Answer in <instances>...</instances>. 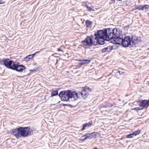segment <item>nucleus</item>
<instances>
[{
    "mask_svg": "<svg viewBox=\"0 0 149 149\" xmlns=\"http://www.w3.org/2000/svg\"><path fill=\"white\" fill-rule=\"evenodd\" d=\"M12 134L17 139L26 137L33 134V131L30 127H19L12 130Z\"/></svg>",
    "mask_w": 149,
    "mask_h": 149,
    "instance_id": "f257e3e1",
    "label": "nucleus"
},
{
    "mask_svg": "<svg viewBox=\"0 0 149 149\" xmlns=\"http://www.w3.org/2000/svg\"><path fill=\"white\" fill-rule=\"evenodd\" d=\"M121 31H120L119 29L115 28L112 29L111 33V36L112 38H110V40L113 39L115 41V43L118 45L122 44L123 38H122L121 35L122 34Z\"/></svg>",
    "mask_w": 149,
    "mask_h": 149,
    "instance_id": "7ed1b4c3",
    "label": "nucleus"
},
{
    "mask_svg": "<svg viewBox=\"0 0 149 149\" xmlns=\"http://www.w3.org/2000/svg\"><path fill=\"white\" fill-rule=\"evenodd\" d=\"M2 146V145H0V148Z\"/></svg>",
    "mask_w": 149,
    "mask_h": 149,
    "instance_id": "c9c22d12",
    "label": "nucleus"
},
{
    "mask_svg": "<svg viewBox=\"0 0 149 149\" xmlns=\"http://www.w3.org/2000/svg\"><path fill=\"white\" fill-rule=\"evenodd\" d=\"M79 64H80V63H79ZM81 66H80H80H79V65H77L76 67V69H77L79 68Z\"/></svg>",
    "mask_w": 149,
    "mask_h": 149,
    "instance_id": "c756f323",
    "label": "nucleus"
},
{
    "mask_svg": "<svg viewBox=\"0 0 149 149\" xmlns=\"http://www.w3.org/2000/svg\"><path fill=\"white\" fill-rule=\"evenodd\" d=\"M112 29L111 28L105 29L104 31L102 30H98L95 34L94 39L100 38H105V40L109 41L110 38H112L111 36V33Z\"/></svg>",
    "mask_w": 149,
    "mask_h": 149,
    "instance_id": "f03ea898",
    "label": "nucleus"
},
{
    "mask_svg": "<svg viewBox=\"0 0 149 149\" xmlns=\"http://www.w3.org/2000/svg\"><path fill=\"white\" fill-rule=\"evenodd\" d=\"M92 22L88 20H86V26L88 27H90L91 25Z\"/></svg>",
    "mask_w": 149,
    "mask_h": 149,
    "instance_id": "6ab92c4d",
    "label": "nucleus"
},
{
    "mask_svg": "<svg viewBox=\"0 0 149 149\" xmlns=\"http://www.w3.org/2000/svg\"><path fill=\"white\" fill-rule=\"evenodd\" d=\"M86 6L89 11H94V10L91 7L89 6L88 5H86Z\"/></svg>",
    "mask_w": 149,
    "mask_h": 149,
    "instance_id": "b1692460",
    "label": "nucleus"
},
{
    "mask_svg": "<svg viewBox=\"0 0 149 149\" xmlns=\"http://www.w3.org/2000/svg\"><path fill=\"white\" fill-rule=\"evenodd\" d=\"M94 36L92 35L91 37L87 36L84 40L81 42L82 44L84 46L86 47L91 46L93 45H95L96 44L94 41Z\"/></svg>",
    "mask_w": 149,
    "mask_h": 149,
    "instance_id": "0eeeda50",
    "label": "nucleus"
},
{
    "mask_svg": "<svg viewBox=\"0 0 149 149\" xmlns=\"http://www.w3.org/2000/svg\"><path fill=\"white\" fill-rule=\"evenodd\" d=\"M66 54H67L68 55V54L66 53L65 54L66 55Z\"/></svg>",
    "mask_w": 149,
    "mask_h": 149,
    "instance_id": "e433bc0d",
    "label": "nucleus"
},
{
    "mask_svg": "<svg viewBox=\"0 0 149 149\" xmlns=\"http://www.w3.org/2000/svg\"><path fill=\"white\" fill-rule=\"evenodd\" d=\"M65 105H66V106L67 105V104H65Z\"/></svg>",
    "mask_w": 149,
    "mask_h": 149,
    "instance_id": "4c0bfd02",
    "label": "nucleus"
},
{
    "mask_svg": "<svg viewBox=\"0 0 149 149\" xmlns=\"http://www.w3.org/2000/svg\"><path fill=\"white\" fill-rule=\"evenodd\" d=\"M93 124V123L91 122H89L87 123H86L83 124V127L81 129L82 131H83L86 127H90Z\"/></svg>",
    "mask_w": 149,
    "mask_h": 149,
    "instance_id": "4468645a",
    "label": "nucleus"
},
{
    "mask_svg": "<svg viewBox=\"0 0 149 149\" xmlns=\"http://www.w3.org/2000/svg\"><path fill=\"white\" fill-rule=\"evenodd\" d=\"M149 105V100H141L139 104V105L143 109L145 107L147 108Z\"/></svg>",
    "mask_w": 149,
    "mask_h": 149,
    "instance_id": "1a4fd4ad",
    "label": "nucleus"
},
{
    "mask_svg": "<svg viewBox=\"0 0 149 149\" xmlns=\"http://www.w3.org/2000/svg\"><path fill=\"white\" fill-rule=\"evenodd\" d=\"M78 61H83V62L80 63V66H81L82 65L84 64L89 63L91 61V60H78Z\"/></svg>",
    "mask_w": 149,
    "mask_h": 149,
    "instance_id": "f3484780",
    "label": "nucleus"
},
{
    "mask_svg": "<svg viewBox=\"0 0 149 149\" xmlns=\"http://www.w3.org/2000/svg\"><path fill=\"white\" fill-rule=\"evenodd\" d=\"M58 51H61V49L60 48H59L58 49Z\"/></svg>",
    "mask_w": 149,
    "mask_h": 149,
    "instance_id": "7c9ffc66",
    "label": "nucleus"
},
{
    "mask_svg": "<svg viewBox=\"0 0 149 149\" xmlns=\"http://www.w3.org/2000/svg\"><path fill=\"white\" fill-rule=\"evenodd\" d=\"M134 109L136 110V111H138L139 110H141L142 109V108H141V107H136L134 108Z\"/></svg>",
    "mask_w": 149,
    "mask_h": 149,
    "instance_id": "a878e982",
    "label": "nucleus"
},
{
    "mask_svg": "<svg viewBox=\"0 0 149 149\" xmlns=\"http://www.w3.org/2000/svg\"><path fill=\"white\" fill-rule=\"evenodd\" d=\"M84 88L88 92H90L92 91L91 90V89L88 86L85 87Z\"/></svg>",
    "mask_w": 149,
    "mask_h": 149,
    "instance_id": "412c9836",
    "label": "nucleus"
},
{
    "mask_svg": "<svg viewBox=\"0 0 149 149\" xmlns=\"http://www.w3.org/2000/svg\"><path fill=\"white\" fill-rule=\"evenodd\" d=\"M144 8L145 9H147L149 7V5H146L144 6Z\"/></svg>",
    "mask_w": 149,
    "mask_h": 149,
    "instance_id": "c85d7f7f",
    "label": "nucleus"
},
{
    "mask_svg": "<svg viewBox=\"0 0 149 149\" xmlns=\"http://www.w3.org/2000/svg\"><path fill=\"white\" fill-rule=\"evenodd\" d=\"M148 49H149V48H148Z\"/></svg>",
    "mask_w": 149,
    "mask_h": 149,
    "instance_id": "58836bf2",
    "label": "nucleus"
},
{
    "mask_svg": "<svg viewBox=\"0 0 149 149\" xmlns=\"http://www.w3.org/2000/svg\"><path fill=\"white\" fill-rule=\"evenodd\" d=\"M51 97H53L57 95L58 94V91L57 90H51Z\"/></svg>",
    "mask_w": 149,
    "mask_h": 149,
    "instance_id": "dca6fc26",
    "label": "nucleus"
},
{
    "mask_svg": "<svg viewBox=\"0 0 149 149\" xmlns=\"http://www.w3.org/2000/svg\"><path fill=\"white\" fill-rule=\"evenodd\" d=\"M137 39L133 36L131 38L130 36H127L123 39L122 45L124 47H131L137 43Z\"/></svg>",
    "mask_w": 149,
    "mask_h": 149,
    "instance_id": "20e7f679",
    "label": "nucleus"
},
{
    "mask_svg": "<svg viewBox=\"0 0 149 149\" xmlns=\"http://www.w3.org/2000/svg\"><path fill=\"white\" fill-rule=\"evenodd\" d=\"M118 72L120 74H123L124 73V72L122 71H121H121L119 70Z\"/></svg>",
    "mask_w": 149,
    "mask_h": 149,
    "instance_id": "cd10ccee",
    "label": "nucleus"
},
{
    "mask_svg": "<svg viewBox=\"0 0 149 149\" xmlns=\"http://www.w3.org/2000/svg\"><path fill=\"white\" fill-rule=\"evenodd\" d=\"M26 69L25 67L23 65H20L19 62H15L12 70L18 72H22Z\"/></svg>",
    "mask_w": 149,
    "mask_h": 149,
    "instance_id": "6e6552de",
    "label": "nucleus"
},
{
    "mask_svg": "<svg viewBox=\"0 0 149 149\" xmlns=\"http://www.w3.org/2000/svg\"><path fill=\"white\" fill-rule=\"evenodd\" d=\"M31 56V55H30L27 56L24 58V60L26 61H30L31 59L32 58V57Z\"/></svg>",
    "mask_w": 149,
    "mask_h": 149,
    "instance_id": "a211bd4d",
    "label": "nucleus"
},
{
    "mask_svg": "<svg viewBox=\"0 0 149 149\" xmlns=\"http://www.w3.org/2000/svg\"><path fill=\"white\" fill-rule=\"evenodd\" d=\"M81 96L80 92H76L75 91L71 92L70 90H68L66 92V101L69 100L71 99L72 100H77L78 98L80 97Z\"/></svg>",
    "mask_w": 149,
    "mask_h": 149,
    "instance_id": "39448f33",
    "label": "nucleus"
},
{
    "mask_svg": "<svg viewBox=\"0 0 149 149\" xmlns=\"http://www.w3.org/2000/svg\"><path fill=\"white\" fill-rule=\"evenodd\" d=\"M30 71L31 72H33L35 71V70H30Z\"/></svg>",
    "mask_w": 149,
    "mask_h": 149,
    "instance_id": "473e14b6",
    "label": "nucleus"
},
{
    "mask_svg": "<svg viewBox=\"0 0 149 149\" xmlns=\"http://www.w3.org/2000/svg\"><path fill=\"white\" fill-rule=\"evenodd\" d=\"M112 106V105L110 103H107L105 105V106L106 107H111Z\"/></svg>",
    "mask_w": 149,
    "mask_h": 149,
    "instance_id": "393cba45",
    "label": "nucleus"
},
{
    "mask_svg": "<svg viewBox=\"0 0 149 149\" xmlns=\"http://www.w3.org/2000/svg\"><path fill=\"white\" fill-rule=\"evenodd\" d=\"M81 96L85 99L88 95V92L84 88L80 92Z\"/></svg>",
    "mask_w": 149,
    "mask_h": 149,
    "instance_id": "f8f14e48",
    "label": "nucleus"
},
{
    "mask_svg": "<svg viewBox=\"0 0 149 149\" xmlns=\"http://www.w3.org/2000/svg\"><path fill=\"white\" fill-rule=\"evenodd\" d=\"M38 52H35V53H34V54H30V55H31V57H32V58H33V57L36 55V53H37Z\"/></svg>",
    "mask_w": 149,
    "mask_h": 149,
    "instance_id": "bb28decb",
    "label": "nucleus"
},
{
    "mask_svg": "<svg viewBox=\"0 0 149 149\" xmlns=\"http://www.w3.org/2000/svg\"><path fill=\"white\" fill-rule=\"evenodd\" d=\"M140 132H141L140 130H138L136 131L133 132V134H134V136H135L137 135H138L140 133Z\"/></svg>",
    "mask_w": 149,
    "mask_h": 149,
    "instance_id": "aec40b11",
    "label": "nucleus"
},
{
    "mask_svg": "<svg viewBox=\"0 0 149 149\" xmlns=\"http://www.w3.org/2000/svg\"><path fill=\"white\" fill-rule=\"evenodd\" d=\"M93 133H87L86 134L84 135L82 137H85V138L82 140V141H84L87 139H89L90 137H93Z\"/></svg>",
    "mask_w": 149,
    "mask_h": 149,
    "instance_id": "2eb2a0df",
    "label": "nucleus"
},
{
    "mask_svg": "<svg viewBox=\"0 0 149 149\" xmlns=\"http://www.w3.org/2000/svg\"><path fill=\"white\" fill-rule=\"evenodd\" d=\"M112 49L113 48L112 46H108L102 49V51L103 53L110 52Z\"/></svg>",
    "mask_w": 149,
    "mask_h": 149,
    "instance_id": "9d476101",
    "label": "nucleus"
},
{
    "mask_svg": "<svg viewBox=\"0 0 149 149\" xmlns=\"http://www.w3.org/2000/svg\"><path fill=\"white\" fill-rule=\"evenodd\" d=\"M97 41V43L101 45H103L105 43L104 40H105V38H100L94 39Z\"/></svg>",
    "mask_w": 149,
    "mask_h": 149,
    "instance_id": "ddd939ff",
    "label": "nucleus"
},
{
    "mask_svg": "<svg viewBox=\"0 0 149 149\" xmlns=\"http://www.w3.org/2000/svg\"><path fill=\"white\" fill-rule=\"evenodd\" d=\"M144 6H139L136 8V9L143 10L144 9Z\"/></svg>",
    "mask_w": 149,
    "mask_h": 149,
    "instance_id": "4be33fe9",
    "label": "nucleus"
},
{
    "mask_svg": "<svg viewBox=\"0 0 149 149\" xmlns=\"http://www.w3.org/2000/svg\"><path fill=\"white\" fill-rule=\"evenodd\" d=\"M15 63L14 61L9 58H3L0 65H3L7 68L12 70Z\"/></svg>",
    "mask_w": 149,
    "mask_h": 149,
    "instance_id": "423d86ee",
    "label": "nucleus"
},
{
    "mask_svg": "<svg viewBox=\"0 0 149 149\" xmlns=\"http://www.w3.org/2000/svg\"><path fill=\"white\" fill-rule=\"evenodd\" d=\"M2 3H3L2 2V1H0V4H2Z\"/></svg>",
    "mask_w": 149,
    "mask_h": 149,
    "instance_id": "72a5a7b5",
    "label": "nucleus"
},
{
    "mask_svg": "<svg viewBox=\"0 0 149 149\" xmlns=\"http://www.w3.org/2000/svg\"><path fill=\"white\" fill-rule=\"evenodd\" d=\"M134 134H133V133L132 134H128L127 135V138H132L134 136Z\"/></svg>",
    "mask_w": 149,
    "mask_h": 149,
    "instance_id": "5701e85b",
    "label": "nucleus"
},
{
    "mask_svg": "<svg viewBox=\"0 0 149 149\" xmlns=\"http://www.w3.org/2000/svg\"><path fill=\"white\" fill-rule=\"evenodd\" d=\"M59 96L62 101H65V91H61L60 93Z\"/></svg>",
    "mask_w": 149,
    "mask_h": 149,
    "instance_id": "9b49d317",
    "label": "nucleus"
},
{
    "mask_svg": "<svg viewBox=\"0 0 149 149\" xmlns=\"http://www.w3.org/2000/svg\"><path fill=\"white\" fill-rule=\"evenodd\" d=\"M63 106L64 107L65 106V104H63Z\"/></svg>",
    "mask_w": 149,
    "mask_h": 149,
    "instance_id": "f704fd0d",
    "label": "nucleus"
},
{
    "mask_svg": "<svg viewBox=\"0 0 149 149\" xmlns=\"http://www.w3.org/2000/svg\"><path fill=\"white\" fill-rule=\"evenodd\" d=\"M2 61V58L1 59V58H0V64H1Z\"/></svg>",
    "mask_w": 149,
    "mask_h": 149,
    "instance_id": "2f4dec72",
    "label": "nucleus"
}]
</instances>
